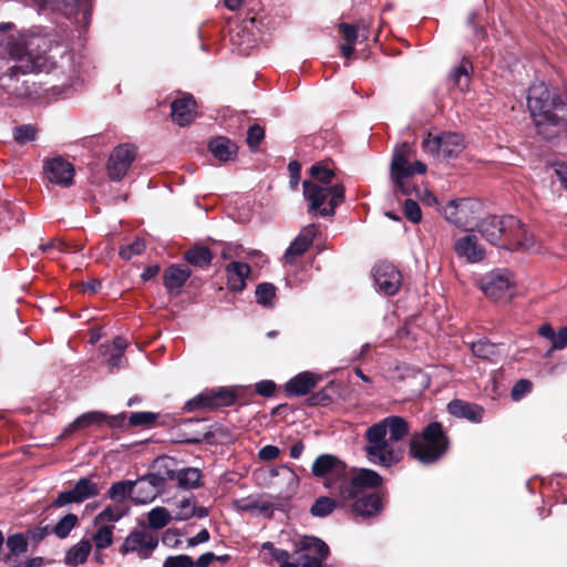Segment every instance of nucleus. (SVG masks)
<instances>
[{"mask_svg":"<svg viewBox=\"0 0 567 567\" xmlns=\"http://www.w3.org/2000/svg\"><path fill=\"white\" fill-rule=\"evenodd\" d=\"M527 107L539 133L545 134L546 126L567 127V104L544 82L529 86Z\"/></svg>","mask_w":567,"mask_h":567,"instance_id":"nucleus-1","label":"nucleus"},{"mask_svg":"<svg viewBox=\"0 0 567 567\" xmlns=\"http://www.w3.org/2000/svg\"><path fill=\"white\" fill-rule=\"evenodd\" d=\"M450 441L439 422H431L410 442V453L423 464L437 462L447 452Z\"/></svg>","mask_w":567,"mask_h":567,"instance_id":"nucleus-2","label":"nucleus"},{"mask_svg":"<svg viewBox=\"0 0 567 567\" xmlns=\"http://www.w3.org/2000/svg\"><path fill=\"white\" fill-rule=\"evenodd\" d=\"M412 156L413 148L408 143L396 146L392 154L390 176L398 190L403 195H410L412 192V187L406 179L426 172V165L423 162H411Z\"/></svg>","mask_w":567,"mask_h":567,"instance_id":"nucleus-3","label":"nucleus"},{"mask_svg":"<svg viewBox=\"0 0 567 567\" xmlns=\"http://www.w3.org/2000/svg\"><path fill=\"white\" fill-rule=\"evenodd\" d=\"M368 444L365 453L370 462L382 466H391L401 458L400 446L384 436V429L381 424L371 425L365 432Z\"/></svg>","mask_w":567,"mask_h":567,"instance_id":"nucleus-4","label":"nucleus"},{"mask_svg":"<svg viewBox=\"0 0 567 567\" xmlns=\"http://www.w3.org/2000/svg\"><path fill=\"white\" fill-rule=\"evenodd\" d=\"M303 196L310 202V212L317 210L321 216H330L334 214V209L343 202L344 187L341 184L323 186L305 181Z\"/></svg>","mask_w":567,"mask_h":567,"instance_id":"nucleus-5","label":"nucleus"},{"mask_svg":"<svg viewBox=\"0 0 567 567\" xmlns=\"http://www.w3.org/2000/svg\"><path fill=\"white\" fill-rule=\"evenodd\" d=\"M329 554V546L322 539L305 536L297 544L296 560L299 567H323Z\"/></svg>","mask_w":567,"mask_h":567,"instance_id":"nucleus-6","label":"nucleus"},{"mask_svg":"<svg viewBox=\"0 0 567 567\" xmlns=\"http://www.w3.org/2000/svg\"><path fill=\"white\" fill-rule=\"evenodd\" d=\"M311 472L315 476L324 478L326 487L339 489L347 475V466L334 455L322 454L315 460Z\"/></svg>","mask_w":567,"mask_h":567,"instance_id":"nucleus-7","label":"nucleus"},{"mask_svg":"<svg viewBox=\"0 0 567 567\" xmlns=\"http://www.w3.org/2000/svg\"><path fill=\"white\" fill-rule=\"evenodd\" d=\"M484 295L493 300H509L516 293L512 272L507 270L493 271L482 280Z\"/></svg>","mask_w":567,"mask_h":567,"instance_id":"nucleus-8","label":"nucleus"},{"mask_svg":"<svg viewBox=\"0 0 567 567\" xmlns=\"http://www.w3.org/2000/svg\"><path fill=\"white\" fill-rule=\"evenodd\" d=\"M382 477L374 471L361 468L352 474L351 477L346 475L344 480L339 485L340 496L349 501L363 494L364 488H374L380 486Z\"/></svg>","mask_w":567,"mask_h":567,"instance_id":"nucleus-9","label":"nucleus"},{"mask_svg":"<svg viewBox=\"0 0 567 567\" xmlns=\"http://www.w3.org/2000/svg\"><path fill=\"white\" fill-rule=\"evenodd\" d=\"M236 400L235 392L229 388L207 389L186 403L188 411L214 410L231 405Z\"/></svg>","mask_w":567,"mask_h":567,"instance_id":"nucleus-10","label":"nucleus"},{"mask_svg":"<svg viewBox=\"0 0 567 567\" xmlns=\"http://www.w3.org/2000/svg\"><path fill=\"white\" fill-rule=\"evenodd\" d=\"M422 147L425 152L441 157L457 156L464 150V141L456 133H443L436 136L427 134L422 141Z\"/></svg>","mask_w":567,"mask_h":567,"instance_id":"nucleus-11","label":"nucleus"},{"mask_svg":"<svg viewBox=\"0 0 567 567\" xmlns=\"http://www.w3.org/2000/svg\"><path fill=\"white\" fill-rule=\"evenodd\" d=\"M516 225L517 217L513 215L489 216L481 221L478 230L488 243L504 248L507 233Z\"/></svg>","mask_w":567,"mask_h":567,"instance_id":"nucleus-12","label":"nucleus"},{"mask_svg":"<svg viewBox=\"0 0 567 567\" xmlns=\"http://www.w3.org/2000/svg\"><path fill=\"white\" fill-rule=\"evenodd\" d=\"M480 204L471 199L450 200L443 208L445 219L461 228L470 227L477 218Z\"/></svg>","mask_w":567,"mask_h":567,"instance_id":"nucleus-13","label":"nucleus"},{"mask_svg":"<svg viewBox=\"0 0 567 567\" xmlns=\"http://www.w3.org/2000/svg\"><path fill=\"white\" fill-rule=\"evenodd\" d=\"M158 545V538L145 530L133 529L125 537L120 553L122 555L136 554L142 559H147L152 556Z\"/></svg>","mask_w":567,"mask_h":567,"instance_id":"nucleus-14","label":"nucleus"},{"mask_svg":"<svg viewBox=\"0 0 567 567\" xmlns=\"http://www.w3.org/2000/svg\"><path fill=\"white\" fill-rule=\"evenodd\" d=\"M99 494L100 487L97 483L93 482L89 477H81L73 488L59 493L51 506L58 508L72 503H82L89 498L97 496Z\"/></svg>","mask_w":567,"mask_h":567,"instance_id":"nucleus-15","label":"nucleus"},{"mask_svg":"<svg viewBox=\"0 0 567 567\" xmlns=\"http://www.w3.org/2000/svg\"><path fill=\"white\" fill-rule=\"evenodd\" d=\"M373 278L378 289L388 296L398 292L402 284V275L392 264L380 262L373 268Z\"/></svg>","mask_w":567,"mask_h":567,"instance_id":"nucleus-16","label":"nucleus"},{"mask_svg":"<svg viewBox=\"0 0 567 567\" xmlns=\"http://www.w3.org/2000/svg\"><path fill=\"white\" fill-rule=\"evenodd\" d=\"M44 174L47 179L61 187H69L74 177L73 165L62 157H54L45 161Z\"/></svg>","mask_w":567,"mask_h":567,"instance_id":"nucleus-17","label":"nucleus"},{"mask_svg":"<svg viewBox=\"0 0 567 567\" xmlns=\"http://www.w3.org/2000/svg\"><path fill=\"white\" fill-rule=\"evenodd\" d=\"M163 483V476L154 473L144 475L137 481H133L134 489H132V499L140 504L152 502L157 496Z\"/></svg>","mask_w":567,"mask_h":567,"instance_id":"nucleus-18","label":"nucleus"},{"mask_svg":"<svg viewBox=\"0 0 567 567\" xmlns=\"http://www.w3.org/2000/svg\"><path fill=\"white\" fill-rule=\"evenodd\" d=\"M135 157L134 147L131 145L117 146L109 158L107 172L112 179H121L128 171Z\"/></svg>","mask_w":567,"mask_h":567,"instance_id":"nucleus-19","label":"nucleus"},{"mask_svg":"<svg viewBox=\"0 0 567 567\" xmlns=\"http://www.w3.org/2000/svg\"><path fill=\"white\" fill-rule=\"evenodd\" d=\"M454 250L458 257L465 258L471 264L480 262L485 256L484 247L474 234L458 238L454 244Z\"/></svg>","mask_w":567,"mask_h":567,"instance_id":"nucleus-20","label":"nucleus"},{"mask_svg":"<svg viewBox=\"0 0 567 567\" xmlns=\"http://www.w3.org/2000/svg\"><path fill=\"white\" fill-rule=\"evenodd\" d=\"M505 239V249L529 251L535 246L534 235L526 228V226L517 218V225L511 227Z\"/></svg>","mask_w":567,"mask_h":567,"instance_id":"nucleus-21","label":"nucleus"},{"mask_svg":"<svg viewBox=\"0 0 567 567\" xmlns=\"http://www.w3.org/2000/svg\"><path fill=\"white\" fill-rule=\"evenodd\" d=\"M196 117V102L190 94H185L172 103V120L179 126L189 125Z\"/></svg>","mask_w":567,"mask_h":567,"instance_id":"nucleus-22","label":"nucleus"},{"mask_svg":"<svg viewBox=\"0 0 567 567\" xmlns=\"http://www.w3.org/2000/svg\"><path fill=\"white\" fill-rule=\"evenodd\" d=\"M316 236L315 225H308L302 228L300 234L290 244L285 252V260L288 264H293L297 257L303 255L313 241Z\"/></svg>","mask_w":567,"mask_h":567,"instance_id":"nucleus-23","label":"nucleus"},{"mask_svg":"<svg viewBox=\"0 0 567 567\" xmlns=\"http://www.w3.org/2000/svg\"><path fill=\"white\" fill-rule=\"evenodd\" d=\"M319 378L308 371L301 372L290 379L285 391L288 396H301L310 392L318 383Z\"/></svg>","mask_w":567,"mask_h":567,"instance_id":"nucleus-24","label":"nucleus"},{"mask_svg":"<svg viewBox=\"0 0 567 567\" xmlns=\"http://www.w3.org/2000/svg\"><path fill=\"white\" fill-rule=\"evenodd\" d=\"M352 499L354 501L351 506L352 512L358 516L371 517L381 512V498L374 493H363Z\"/></svg>","mask_w":567,"mask_h":567,"instance_id":"nucleus-25","label":"nucleus"},{"mask_svg":"<svg viewBox=\"0 0 567 567\" xmlns=\"http://www.w3.org/2000/svg\"><path fill=\"white\" fill-rule=\"evenodd\" d=\"M447 411L456 417L466 419L474 423L482 421L484 412L480 405L462 400L451 401L447 404Z\"/></svg>","mask_w":567,"mask_h":567,"instance_id":"nucleus-26","label":"nucleus"},{"mask_svg":"<svg viewBox=\"0 0 567 567\" xmlns=\"http://www.w3.org/2000/svg\"><path fill=\"white\" fill-rule=\"evenodd\" d=\"M228 287L233 291H241L246 284L245 280L250 274L248 264L233 261L226 267Z\"/></svg>","mask_w":567,"mask_h":567,"instance_id":"nucleus-27","label":"nucleus"},{"mask_svg":"<svg viewBox=\"0 0 567 567\" xmlns=\"http://www.w3.org/2000/svg\"><path fill=\"white\" fill-rule=\"evenodd\" d=\"M189 276L190 270L187 267L172 265L164 271V286L168 291L178 292Z\"/></svg>","mask_w":567,"mask_h":567,"instance_id":"nucleus-28","label":"nucleus"},{"mask_svg":"<svg viewBox=\"0 0 567 567\" xmlns=\"http://www.w3.org/2000/svg\"><path fill=\"white\" fill-rule=\"evenodd\" d=\"M208 148L214 157L221 162L231 161L237 154V145L224 136L212 140L208 144Z\"/></svg>","mask_w":567,"mask_h":567,"instance_id":"nucleus-29","label":"nucleus"},{"mask_svg":"<svg viewBox=\"0 0 567 567\" xmlns=\"http://www.w3.org/2000/svg\"><path fill=\"white\" fill-rule=\"evenodd\" d=\"M384 429V436L389 432V437L399 445V442L408 434L409 425L403 417L400 416H388L384 420L378 422Z\"/></svg>","mask_w":567,"mask_h":567,"instance_id":"nucleus-30","label":"nucleus"},{"mask_svg":"<svg viewBox=\"0 0 567 567\" xmlns=\"http://www.w3.org/2000/svg\"><path fill=\"white\" fill-rule=\"evenodd\" d=\"M471 71H472V63L466 59H463L461 61L460 65L455 66L451 71V74H450L451 82L461 92H465L470 89Z\"/></svg>","mask_w":567,"mask_h":567,"instance_id":"nucleus-31","label":"nucleus"},{"mask_svg":"<svg viewBox=\"0 0 567 567\" xmlns=\"http://www.w3.org/2000/svg\"><path fill=\"white\" fill-rule=\"evenodd\" d=\"M91 549V542L89 539H82L66 551L64 563L70 566L82 565L86 561Z\"/></svg>","mask_w":567,"mask_h":567,"instance_id":"nucleus-32","label":"nucleus"},{"mask_svg":"<svg viewBox=\"0 0 567 567\" xmlns=\"http://www.w3.org/2000/svg\"><path fill=\"white\" fill-rule=\"evenodd\" d=\"M174 517L165 507L157 506L147 513V523L152 529L158 530L167 526Z\"/></svg>","mask_w":567,"mask_h":567,"instance_id":"nucleus-33","label":"nucleus"},{"mask_svg":"<svg viewBox=\"0 0 567 567\" xmlns=\"http://www.w3.org/2000/svg\"><path fill=\"white\" fill-rule=\"evenodd\" d=\"M107 416L97 411H92L87 413H83L79 417H76L66 429L68 432H73L80 429L87 427L93 424H101L103 423Z\"/></svg>","mask_w":567,"mask_h":567,"instance_id":"nucleus-34","label":"nucleus"},{"mask_svg":"<svg viewBox=\"0 0 567 567\" xmlns=\"http://www.w3.org/2000/svg\"><path fill=\"white\" fill-rule=\"evenodd\" d=\"M185 259L196 267H207L212 262L213 255L208 248L195 246L186 252Z\"/></svg>","mask_w":567,"mask_h":567,"instance_id":"nucleus-35","label":"nucleus"},{"mask_svg":"<svg viewBox=\"0 0 567 567\" xmlns=\"http://www.w3.org/2000/svg\"><path fill=\"white\" fill-rule=\"evenodd\" d=\"M176 480L179 487L192 489L199 485L200 472L194 467L184 468L177 473Z\"/></svg>","mask_w":567,"mask_h":567,"instance_id":"nucleus-36","label":"nucleus"},{"mask_svg":"<svg viewBox=\"0 0 567 567\" xmlns=\"http://www.w3.org/2000/svg\"><path fill=\"white\" fill-rule=\"evenodd\" d=\"M113 525H101L92 537L96 549H105L113 544Z\"/></svg>","mask_w":567,"mask_h":567,"instance_id":"nucleus-37","label":"nucleus"},{"mask_svg":"<svg viewBox=\"0 0 567 567\" xmlns=\"http://www.w3.org/2000/svg\"><path fill=\"white\" fill-rule=\"evenodd\" d=\"M78 522L79 519L75 514H66L55 524L52 532L60 539L66 538Z\"/></svg>","mask_w":567,"mask_h":567,"instance_id":"nucleus-38","label":"nucleus"},{"mask_svg":"<svg viewBox=\"0 0 567 567\" xmlns=\"http://www.w3.org/2000/svg\"><path fill=\"white\" fill-rule=\"evenodd\" d=\"M134 489L133 481H121L111 485L109 497L115 502H122L127 496H132Z\"/></svg>","mask_w":567,"mask_h":567,"instance_id":"nucleus-39","label":"nucleus"},{"mask_svg":"<svg viewBox=\"0 0 567 567\" xmlns=\"http://www.w3.org/2000/svg\"><path fill=\"white\" fill-rule=\"evenodd\" d=\"M336 508V502L327 496H321L310 508V513L316 517H326L330 515Z\"/></svg>","mask_w":567,"mask_h":567,"instance_id":"nucleus-40","label":"nucleus"},{"mask_svg":"<svg viewBox=\"0 0 567 567\" xmlns=\"http://www.w3.org/2000/svg\"><path fill=\"white\" fill-rule=\"evenodd\" d=\"M310 175L316 179L313 183H318L323 186H331L334 173L329 167L322 164H315L310 167Z\"/></svg>","mask_w":567,"mask_h":567,"instance_id":"nucleus-41","label":"nucleus"},{"mask_svg":"<svg viewBox=\"0 0 567 567\" xmlns=\"http://www.w3.org/2000/svg\"><path fill=\"white\" fill-rule=\"evenodd\" d=\"M125 509L118 505L106 506L95 518L94 524L118 522L124 515Z\"/></svg>","mask_w":567,"mask_h":567,"instance_id":"nucleus-42","label":"nucleus"},{"mask_svg":"<svg viewBox=\"0 0 567 567\" xmlns=\"http://www.w3.org/2000/svg\"><path fill=\"white\" fill-rule=\"evenodd\" d=\"M38 136V130L31 124H24L14 127L13 138L19 144H27L35 141Z\"/></svg>","mask_w":567,"mask_h":567,"instance_id":"nucleus-43","label":"nucleus"},{"mask_svg":"<svg viewBox=\"0 0 567 567\" xmlns=\"http://www.w3.org/2000/svg\"><path fill=\"white\" fill-rule=\"evenodd\" d=\"M276 296V288L271 284H260L256 288V300L262 306H271Z\"/></svg>","mask_w":567,"mask_h":567,"instance_id":"nucleus-44","label":"nucleus"},{"mask_svg":"<svg viewBox=\"0 0 567 567\" xmlns=\"http://www.w3.org/2000/svg\"><path fill=\"white\" fill-rule=\"evenodd\" d=\"M7 547L14 555L25 553L28 549L27 536L21 533L10 535L7 538Z\"/></svg>","mask_w":567,"mask_h":567,"instance_id":"nucleus-45","label":"nucleus"},{"mask_svg":"<svg viewBox=\"0 0 567 567\" xmlns=\"http://www.w3.org/2000/svg\"><path fill=\"white\" fill-rule=\"evenodd\" d=\"M195 516V503L192 497L183 498L178 504V511L174 516L175 520H187Z\"/></svg>","mask_w":567,"mask_h":567,"instance_id":"nucleus-46","label":"nucleus"},{"mask_svg":"<svg viewBox=\"0 0 567 567\" xmlns=\"http://www.w3.org/2000/svg\"><path fill=\"white\" fill-rule=\"evenodd\" d=\"M157 415L153 412H135L130 415V424L133 426H151L155 423Z\"/></svg>","mask_w":567,"mask_h":567,"instance_id":"nucleus-47","label":"nucleus"},{"mask_svg":"<svg viewBox=\"0 0 567 567\" xmlns=\"http://www.w3.org/2000/svg\"><path fill=\"white\" fill-rule=\"evenodd\" d=\"M145 250V243L142 239H136L132 244L121 248L120 256L130 260L134 256L141 255Z\"/></svg>","mask_w":567,"mask_h":567,"instance_id":"nucleus-48","label":"nucleus"},{"mask_svg":"<svg viewBox=\"0 0 567 567\" xmlns=\"http://www.w3.org/2000/svg\"><path fill=\"white\" fill-rule=\"evenodd\" d=\"M404 214H405L406 218L414 224L420 223L422 219L421 208H420L419 204L412 199L405 200Z\"/></svg>","mask_w":567,"mask_h":567,"instance_id":"nucleus-49","label":"nucleus"},{"mask_svg":"<svg viewBox=\"0 0 567 567\" xmlns=\"http://www.w3.org/2000/svg\"><path fill=\"white\" fill-rule=\"evenodd\" d=\"M163 567H194V560L187 555L168 556Z\"/></svg>","mask_w":567,"mask_h":567,"instance_id":"nucleus-50","label":"nucleus"},{"mask_svg":"<svg viewBox=\"0 0 567 567\" xmlns=\"http://www.w3.org/2000/svg\"><path fill=\"white\" fill-rule=\"evenodd\" d=\"M265 136L264 128L257 124L251 125L247 132V143L250 148H256Z\"/></svg>","mask_w":567,"mask_h":567,"instance_id":"nucleus-51","label":"nucleus"},{"mask_svg":"<svg viewBox=\"0 0 567 567\" xmlns=\"http://www.w3.org/2000/svg\"><path fill=\"white\" fill-rule=\"evenodd\" d=\"M532 382L525 379L519 380L513 386L511 395L514 401L520 400L524 395L532 391Z\"/></svg>","mask_w":567,"mask_h":567,"instance_id":"nucleus-52","label":"nucleus"},{"mask_svg":"<svg viewBox=\"0 0 567 567\" xmlns=\"http://www.w3.org/2000/svg\"><path fill=\"white\" fill-rule=\"evenodd\" d=\"M472 351L478 358H488L494 353V346L486 341H477L472 343Z\"/></svg>","mask_w":567,"mask_h":567,"instance_id":"nucleus-53","label":"nucleus"},{"mask_svg":"<svg viewBox=\"0 0 567 567\" xmlns=\"http://www.w3.org/2000/svg\"><path fill=\"white\" fill-rule=\"evenodd\" d=\"M65 245L59 239L52 240L49 244L41 245L40 248L43 252H47L51 256V258L55 259L58 258V255L60 252H63L65 250Z\"/></svg>","mask_w":567,"mask_h":567,"instance_id":"nucleus-54","label":"nucleus"},{"mask_svg":"<svg viewBox=\"0 0 567 567\" xmlns=\"http://www.w3.org/2000/svg\"><path fill=\"white\" fill-rule=\"evenodd\" d=\"M50 533V528L48 525L45 526H37L32 529H29L25 534L27 539L32 540L34 544L40 543L43 540L48 534Z\"/></svg>","mask_w":567,"mask_h":567,"instance_id":"nucleus-55","label":"nucleus"},{"mask_svg":"<svg viewBox=\"0 0 567 567\" xmlns=\"http://www.w3.org/2000/svg\"><path fill=\"white\" fill-rule=\"evenodd\" d=\"M339 28L343 34L346 42L355 43V40L359 37V31L361 30V27L355 28L348 23H341Z\"/></svg>","mask_w":567,"mask_h":567,"instance_id":"nucleus-56","label":"nucleus"},{"mask_svg":"<svg viewBox=\"0 0 567 567\" xmlns=\"http://www.w3.org/2000/svg\"><path fill=\"white\" fill-rule=\"evenodd\" d=\"M280 454V450L275 445H266L258 452V457L262 461H272Z\"/></svg>","mask_w":567,"mask_h":567,"instance_id":"nucleus-57","label":"nucleus"},{"mask_svg":"<svg viewBox=\"0 0 567 567\" xmlns=\"http://www.w3.org/2000/svg\"><path fill=\"white\" fill-rule=\"evenodd\" d=\"M288 169L290 173V185L293 189H296L300 181L301 166L297 161H292L289 163Z\"/></svg>","mask_w":567,"mask_h":567,"instance_id":"nucleus-58","label":"nucleus"},{"mask_svg":"<svg viewBox=\"0 0 567 567\" xmlns=\"http://www.w3.org/2000/svg\"><path fill=\"white\" fill-rule=\"evenodd\" d=\"M276 385L272 381L265 380L256 384V391L262 396H270L274 394Z\"/></svg>","mask_w":567,"mask_h":567,"instance_id":"nucleus-59","label":"nucleus"},{"mask_svg":"<svg viewBox=\"0 0 567 567\" xmlns=\"http://www.w3.org/2000/svg\"><path fill=\"white\" fill-rule=\"evenodd\" d=\"M551 346L554 349H564L567 347V326L559 329L558 332H555Z\"/></svg>","mask_w":567,"mask_h":567,"instance_id":"nucleus-60","label":"nucleus"},{"mask_svg":"<svg viewBox=\"0 0 567 567\" xmlns=\"http://www.w3.org/2000/svg\"><path fill=\"white\" fill-rule=\"evenodd\" d=\"M240 247L233 244H224L220 255L224 259H233L239 256Z\"/></svg>","mask_w":567,"mask_h":567,"instance_id":"nucleus-61","label":"nucleus"},{"mask_svg":"<svg viewBox=\"0 0 567 567\" xmlns=\"http://www.w3.org/2000/svg\"><path fill=\"white\" fill-rule=\"evenodd\" d=\"M209 537V532L204 528L200 532H198L195 536L188 538L187 544L189 547H194L199 544L208 542Z\"/></svg>","mask_w":567,"mask_h":567,"instance_id":"nucleus-62","label":"nucleus"},{"mask_svg":"<svg viewBox=\"0 0 567 567\" xmlns=\"http://www.w3.org/2000/svg\"><path fill=\"white\" fill-rule=\"evenodd\" d=\"M271 475H284L288 481L297 482V475L287 466H278L271 470Z\"/></svg>","mask_w":567,"mask_h":567,"instance_id":"nucleus-63","label":"nucleus"},{"mask_svg":"<svg viewBox=\"0 0 567 567\" xmlns=\"http://www.w3.org/2000/svg\"><path fill=\"white\" fill-rule=\"evenodd\" d=\"M216 559V555L212 551H207L200 555L195 561L194 567H208Z\"/></svg>","mask_w":567,"mask_h":567,"instance_id":"nucleus-64","label":"nucleus"}]
</instances>
